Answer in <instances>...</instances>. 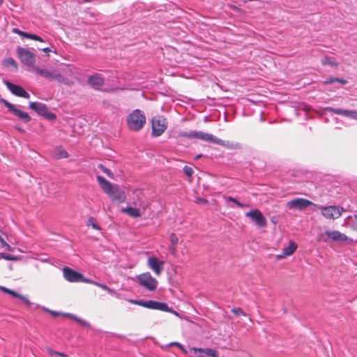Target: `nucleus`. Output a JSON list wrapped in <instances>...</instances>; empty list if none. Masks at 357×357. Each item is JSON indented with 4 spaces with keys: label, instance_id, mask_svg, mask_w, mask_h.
I'll list each match as a JSON object with an SVG mask.
<instances>
[{
    "label": "nucleus",
    "instance_id": "nucleus-4",
    "mask_svg": "<svg viewBox=\"0 0 357 357\" xmlns=\"http://www.w3.org/2000/svg\"><path fill=\"white\" fill-rule=\"evenodd\" d=\"M126 123L130 130L135 132L140 130L146 123L144 112L138 109L133 110L127 116Z\"/></svg>",
    "mask_w": 357,
    "mask_h": 357
},
{
    "label": "nucleus",
    "instance_id": "nucleus-51",
    "mask_svg": "<svg viewBox=\"0 0 357 357\" xmlns=\"http://www.w3.org/2000/svg\"><path fill=\"white\" fill-rule=\"evenodd\" d=\"M201 157H202V155H197L196 156V158H196V159H198V158H201Z\"/></svg>",
    "mask_w": 357,
    "mask_h": 357
},
{
    "label": "nucleus",
    "instance_id": "nucleus-41",
    "mask_svg": "<svg viewBox=\"0 0 357 357\" xmlns=\"http://www.w3.org/2000/svg\"><path fill=\"white\" fill-rule=\"evenodd\" d=\"M174 344L176 345L177 347H178L183 351H184L185 354H188V353H190L189 351H187L185 347L180 343L178 342H174L173 343Z\"/></svg>",
    "mask_w": 357,
    "mask_h": 357
},
{
    "label": "nucleus",
    "instance_id": "nucleus-46",
    "mask_svg": "<svg viewBox=\"0 0 357 357\" xmlns=\"http://www.w3.org/2000/svg\"><path fill=\"white\" fill-rule=\"evenodd\" d=\"M50 354L52 355L59 356H63V357H66L67 356L66 354H64L63 353H61V352H59V351H51Z\"/></svg>",
    "mask_w": 357,
    "mask_h": 357
},
{
    "label": "nucleus",
    "instance_id": "nucleus-36",
    "mask_svg": "<svg viewBox=\"0 0 357 357\" xmlns=\"http://www.w3.org/2000/svg\"><path fill=\"white\" fill-rule=\"evenodd\" d=\"M183 172L188 176H191L192 174H193V169L188 167V166H185L183 167Z\"/></svg>",
    "mask_w": 357,
    "mask_h": 357
},
{
    "label": "nucleus",
    "instance_id": "nucleus-34",
    "mask_svg": "<svg viewBox=\"0 0 357 357\" xmlns=\"http://www.w3.org/2000/svg\"><path fill=\"white\" fill-rule=\"evenodd\" d=\"M231 312L236 316L243 315L246 316V314L240 307H235L231 310Z\"/></svg>",
    "mask_w": 357,
    "mask_h": 357
},
{
    "label": "nucleus",
    "instance_id": "nucleus-28",
    "mask_svg": "<svg viewBox=\"0 0 357 357\" xmlns=\"http://www.w3.org/2000/svg\"><path fill=\"white\" fill-rule=\"evenodd\" d=\"M321 63L323 65H329L331 66H337V63L335 62L334 61L331 60L329 57H325L322 61Z\"/></svg>",
    "mask_w": 357,
    "mask_h": 357
},
{
    "label": "nucleus",
    "instance_id": "nucleus-14",
    "mask_svg": "<svg viewBox=\"0 0 357 357\" xmlns=\"http://www.w3.org/2000/svg\"><path fill=\"white\" fill-rule=\"evenodd\" d=\"M245 216L250 218L259 227H264L267 224L266 219L259 209H254L247 212Z\"/></svg>",
    "mask_w": 357,
    "mask_h": 357
},
{
    "label": "nucleus",
    "instance_id": "nucleus-48",
    "mask_svg": "<svg viewBox=\"0 0 357 357\" xmlns=\"http://www.w3.org/2000/svg\"><path fill=\"white\" fill-rule=\"evenodd\" d=\"M3 247H5L6 250H10V246L8 245L6 242H4V245Z\"/></svg>",
    "mask_w": 357,
    "mask_h": 357
},
{
    "label": "nucleus",
    "instance_id": "nucleus-1",
    "mask_svg": "<svg viewBox=\"0 0 357 357\" xmlns=\"http://www.w3.org/2000/svg\"><path fill=\"white\" fill-rule=\"evenodd\" d=\"M17 53L23 64L31 68L33 72L48 81H55L59 84H63L66 86H71L73 84L72 79L73 70L70 66L61 63L55 68L47 67L43 68L34 65L36 56L29 50L18 47L17 48Z\"/></svg>",
    "mask_w": 357,
    "mask_h": 357
},
{
    "label": "nucleus",
    "instance_id": "nucleus-17",
    "mask_svg": "<svg viewBox=\"0 0 357 357\" xmlns=\"http://www.w3.org/2000/svg\"><path fill=\"white\" fill-rule=\"evenodd\" d=\"M63 273L64 278L70 282H79L80 278H82L81 273L67 266L63 268Z\"/></svg>",
    "mask_w": 357,
    "mask_h": 357
},
{
    "label": "nucleus",
    "instance_id": "nucleus-18",
    "mask_svg": "<svg viewBox=\"0 0 357 357\" xmlns=\"http://www.w3.org/2000/svg\"><path fill=\"white\" fill-rule=\"evenodd\" d=\"M88 84L93 88L98 89L103 85L104 80L99 74L95 73L88 78Z\"/></svg>",
    "mask_w": 357,
    "mask_h": 357
},
{
    "label": "nucleus",
    "instance_id": "nucleus-22",
    "mask_svg": "<svg viewBox=\"0 0 357 357\" xmlns=\"http://www.w3.org/2000/svg\"><path fill=\"white\" fill-rule=\"evenodd\" d=\"M296 248V244L293 241H290L289 245L283 249L282 255L278 256V259L291 255Z\"/></svg>",
    "mask_w": 357,
    "mask_h": 357
},
{
    "label": "nucleus",
    "instance_id": "nucleus-5",
    "mask_svg": "<svg viewBox=\"0 0 357 357\" xmlns=\"http://www.w3.org/2000/svg\"><path fill=\"white\" fill-rule=\"evenodd\" d=\"M128 301L130 303L136 304L149 309L157 310L162 312H167L172 313L176 316L178 315V312L172 308L169 307L168 305L165 302L156 301H142V300H132L129 299Z\"/></svg>",
    "mask_w": 357,
    "mask_h": 357
},
{
    "label": "nucleus",
    "instance_id": "nucleus-29",
    "mask_svg": "<svg viewBox=\"0 0 357 357\" xmlns=\"http://www.w3.org/2000/svg\"><path fill=\"white\" fill-rule=\"evenodd\" d=\"M4 64L6 66H12L15 68H17V65L16 61L13 59H12V58H7L6 59H5L4 60Z\"/></svg>",
    "mask_w": 357,
    "mask_h": 357
},
{
    "label": "nucleus",
    "instance_id": "nucleus-50",
    "mask_svg": "<svg viewBox=\"0 0 357 357\" xmlns=\"http://www.w3.org/2000/svg\"><path fill=\"white\" fill-rule=\"evenodd\" d=\"M0 242L2 244V246H3L4 245V242H6V241L3 240V238L1 236H0Z\"/></svg>",
    "mask_w": 357,
    "mask_h": 357
},
{
    "label": "nucleus",
    "instance_id": "nucleus-31",
    "mask_svg": "<svg viewBox=\"0 0 357 357\" xmlns=\"http://www.w3.org/2000/svg\"><path fill=\"white\" fill-rule=\"evenodd\" d=\"M327 110L328 112H333L334 114H340V115H342L343 116L344 115V109H340V108L328 107Z\"/></svg>",
    "mask_w": 357,
    "mask_h": 357
},
{
    "label": "nucleus",
    "instance_id": "nucleus-43",
    "mask_svg": "<svg viewBox=\"0 0 357 357\" xmlns=\"http://www.w3.org/2000/svg\"><path fill=\"white\" fill-rule=\"evenodd\" d=\"M107 291L111 295H114V296H116L117 297L119 296V294L116 293V291L109 287H108Z\"/></svg>",
    "mask_w": 357,
    "mask_h": 357
},
{
    "label": "nucleus",
    "instance_id": "nucleus-2",
    "mask_svg": "<svg viewBox=\"0 0 357 357\" xmlns=\"http://www.w3.org/2000/svg\"><path fill=\"white\" fill-rule=\"evenodd\" d=\"M178 136L181 137H185L189 139H199L202 141L209 142L215 144H218L222 146H226L229 148H239V144H232L228 141L222 140L218 138L212 134L204 132L202 131L192 130L190 132H180Z\"/></svg>",
    "mask_w": 357,
    "mask_h": 357
},
{
    "label": "nucleus",
    "instance_id": "nucleus-15",
    "mask_svg": "<svg viewBox=\"0 0 357 357\" xmlns=\"http://www.w3.org/2000/svg\"><path fill=\"white\" fill-rule=\"evenodd\" d=\"M4 83L8 89L15 96L26 99L30 98L29 93L26 91L22 86L14 84L8 81H5Z\"/></svg>",
    "mask_w": 357,
    "mask_h": 357
},
{
    "label": "nucleus",
    "instance_id": "nucleus-19",
    "mask_svg": "<svg viewBox=\"0 0 357 357\" xmlns=\"http://www.w3.org/2000/svg\"><path fill=\"white\" fill-rule=\"evenodd\" d=\"M325 235L333 240V241L343 242L347 241V237L345 234L340 232L339 231H326Z\"/></svg>",
    "mask_w": 357,
    "mask_h": 357
},
{
    "label": "nucleus",
    "instance_id": "nucleus-35",
    "mask_svg": "<svg viewBox=\"0 0 357 357\" xmlns=\"http://www.w3.org/2000/svg\"><path fill=\"white\" fill-rule=\"evenodd\" d=\"M333 82H340V83H342L343 84L347 82L346 80L342 79H340V78H330V79H327L326 81H325V83L326 84H328V83H332Z\"/></svg>",
    "mask_w": 357,
    "mask_h": 357
},
{
    "label": "nucleus",
    "instance_id": "nucleus-30",
    "mask_svg": "<svg viewBox=\"0 0 357 357\" xmlns=\"http://www.w3.org/2000/svg\"><path fill=\"white\" fill-rule=\"evenodd\" d=\"M87 225L91 226L94 229H100V227L98 224L94 222V219L93 218H90L88 219Z\"/></svg>",
    "mask_w": 357,
    "mask_h": 357
},
{
    "label": "nucleus",
    "instance_id": "nucleus-23",
    "mask_svg": "<svg viewBox=\"0 0 357 357\" xmlns=\"http://www.w3.org/2000/svg\"><path fill=\"white\" fill-rule=\"evenodd\" d=\"M63 315L66 316V317H68L75 320L76 322H77L78 324H81L84 327L90 328V324L87 321H84V320H83V319H82L75 316L73 314L65 313V314H63Z\"/></svg>",
    "mask_w": 357,
    "mask_h": 357
},
{
    "label": "nucleus",
    "instance_id": "nucleus-7",
    "mask_svg": "<svg viewBox=\"0 0 357 357\" xmlns=\"http://www.w3.org/2000/svg\"><path fill=\"white\" fill-rule=\"evenodd\" d=\"M137 280L142 287L150 291H155L158 284L157 280L149 272L138 275Z\"/></svg>",
    "mask_w": 357,
    "mask_h": 357
},
{
    "label": "nucleus",
    "instance_id": "nucleus-27",
    "mask_svg": "<svg viewBox=\"0 0 357 357\" xmlns=\"http://www.w3.org/2000/svg\"><path fill=\"white\" fill-rule=\"evenodd\" d=\"M343 116L357 120V111L344 109Z\"/></svg>",
    "mask_w": 357,
    "mask_h": 357
},
{
    "label": "nucleus",
    "instance_id": "nucleus-16",
    "mask_svg": "<svg viewBox=\"0 0 357 357\" xmlns=\"http://www.w3.org/2000/svg\"><path fill=\"white\" fill-rule=\"evenodd\" d=\"M0 290H1L3 293H6V294H8L10 295L13 297L20 298L24 303H26V305L28 307H31V305H33L36 306V307H40L39 305L31 303L26 296L21 295V294H19L16 291H15L14 290L10 289H8V288H7L6 287H3V286H0Z\"/></svg>",
    "mask_w": 357,
    "mask_h": 357
},
{
    "label": "nucleus",
    "instance_id": "nucleus-37",
    "mask_svg": "<svg viewBox=\"0 0 357 357\" xmlns=\"http://www.w3.org/2000/svg\"><path fill=\"white\" fill-rule=\"evenodd\" d=\"M79 282H85V283H89V284H94V285H95V283L97 282L96 281L92 280L91 279L84 278L82 274V278H80V281Z\"/></svg>",
    "mask_w": 357,
    "mask_h": 357
},
{
    "label": "nucleus",
    "instance_id": "nucleus-32",
    "mask_svg": "<svg viewBox=\"0 0 357 357\" xmlns=\"http://www.w3.org/2000/svg\"><path fill=\"white\" fill-rule=\"evenodd\" d=\"M98 169H100L102 172H104L105 174H106L107 176H109V177H112V173L111 172V171L106 168L102 164H99L98 165Z\"/></svg>",
    "mask_w": 357,
    "mask_h": 357
},
{
    "label": "nucleus",
    "instance_id": "nucleus-20",
    "mask_svg": "<svg viewBox=\"0 0 357 357\" xmlns=\"http://www.w3.org/2000/svg\"><path fill=\"white\" fill-rule=\"evenodd\" d=\"M97 181H98L99 185H100L101 188L107 195L116 186V185H112L109 181H108L107 180H106L104 177H102L101 176H97Z\"/></svg>",
    "mask_w": 357,
    "mask_h": 357
},
{
    "label": "nucleus",
    "instance_id": "nucleus-13",
    "mask_svg": "<svg viewBox=\"0 0 357 357\" xmlns=\"http://www.w3.org/2000/svg\"><path fill=\"white\" fill-rule=\"evenodd\" d=\"M191 357H218L217 351L213 349L190 347L189 349Z\"/></svg>",
    "mask_w": 357,
    "mask_h": 357
},
{
    "label": "nucleus",
    "instance_id": "nucleus-52",
    "mask_svg": "<svg viewBox=\"0 0 357 357\" xmlns=\"http://www.w3.org/2000/svg\"><path fill=\"white\" fill-rule=\"evenodd\" d=\"M3 1L2 0H0V5H1Z\"/></svg>",
    "mask_w": 357,
    "mask_h": 357
},
{
    "label": "nucleus",
    "instance_id": "nucleus-49",
    "mask_svg": "<svg viewBox=\"0 0 357 357\" xmlns=\"http://www.w3.org/2000/svg\"><path fill=\"white\" fill-rule=\"evenodd\" d=\"M43 51L44 52L47 53V52H50L51 50H50V49L49 47H45V48H43Z\"/></svg>",
    "mask_w": 357,
    "mask_h": 357
},
{
    "label": "nucleus",
    "instance_id": "nucleus-26",
    "mask_svg": "<svg viewBox=\"0 0 357 357\" xmlns=\"http://www.w3.org/2000/svg\"><path fill=\"white\" fill-rule=\"evenodd\" d=\"M226 202H231L234 203L239 208H243L248 206L247 204H242L240 202H238L236 198L232 197H224Z\"/></svg>",
    "mask_w": 357,
    "mask_h": 357
},
{
    "label": "nucleus",
    "instance_id": "nucleus-47",
    "mask_svg": "<svg viewBox=\"0 0 357 357\" xmlns=\"http://www.w3.org/2000/svg\"><path fill=\"white\" fill-rule=\"evenodd\" d=\"M34 40H37V41H40V42H44L43 39L41 37L38 36V35H36V38H35Z\"/></svg>",
    "mask_w": 357,
    "mask_h": 357
},
{
    "label": "nucleus",
    "instance_id": "nucleus-44",
    "mask_svg": "<svg viewBox=\"0 0 357 357\" xmlns=\"http://www.w3.org/2000/svg\"><path fill=\"white\" fill-rule=\"evenodd\" d=\"M169 250L170 251V252H171L174 256H175V255H176V247H175V245H170V246L169 247Z\"/></svg>",
    "mask_w": 357,
    "mask_h": 357
},
{
    "label": "nucleus",
    "instance_id": "nucleus-11",
    "mask_svg": "<svg viewBox=\"0 0 357 357\" xmlns=\"http://www.w3.org/2000/svg\"><path fill=\"white\" fill-rule=\"evenodd\" d=\"M165 261L160 259L156 256H150L147 259V266L151 269L155 275L159 276L164 270Z\"/></svg>",
    "mask_w": 357,
    "mask_h": 357
},
{
    "label": "nucleus",
    "instance_id": "nucleus-25",
    "mask_svg": "<svg viewBox=\"0 0 357 357\" xmlns=\"http://www.w3.org/2000/svg\"><path fill=\"white\" fill-rule=\"evenodd\" d=\"M12 31L14 33H16V34H17V35H19L20 36H22V37H24V38H29V39L35 40V38H36V34L24 32L22 31H20V29H18L17 28L13 29Z\"/></svg>",
    "mask_w": 357,
    "mask_h": 357
},
{
    "label": "nucleus",
    "instance_id": "nucleus-33",
    "mask_svg": "<svg viewBox=\"0 0 357 357\" xmlns=\"http://www.w3.org/2000/svg\"><path fill=\"white\" fill-rule=\"evenodd\" d=\"M169 241L173 245H176L178 243V238L174 233L170 234Z\"/></svg>",
    "mask_w": 357,
    "mask_h": 357
},
{
    "label": "nucleus",
    "instance_id": "nucleus-9",
    "mask_svg": "<svg viewBox=\"0 0 357 357\" xmlns=\"http://www.w3.org/2000/svg\"><path fill=\"white\" fill-rule=\"evenodd\" d=\"M166 119L162 116H156L152 119V135L155 137L160 136L167 129Z\"/></svg>",
    "mask_w": 357,
    "mask_h": 357
},
{
    "label": "nucleus",
    "instance_id": "nucleus-24",
    "mask_svg": "<svg viewBox=\"0 0 357 357\" xmlns=\"http://www.w3.org/2000/svg\"><path fill=\"white\" fill-rule=\"evenodd\" d=\"M63 315L66 316V317H68L75 320L76 322H77L78 324H81L84 327L90 328V324L87 321H84V320H83V319H82L75 316L73 314L65 313V314H63Z\"/></svg>",
    "mask_w": 357,
    "mask_h": 357
},
{
    "label": "nucleus",
    "instance_id": "nucleus-38",
    "mask_svg": "<svg viewBox=\"0 0 357 357\" xmlns=\"http://www.w3.org/2000/svg\"><path fill=\"white\" fill-rule=\"evenodd\" d=\"M0 259H5L7 260H13L14 259V257L10 255H8L6 253H0Z\"/></svg>",
    "mask_w": 357,
    "mask_h": 357
},
{
    "label": "nucleus",
    "instance_id": "nucleus-45",
    "mask_svg": "<svg viewBox=\"0 0 357 357\" xmlns=\"http://www.w3.org/2000/svg\"><path fill=\"white\" fill-rule=\"evenodd\" d=\"M45 311L46 312H48L49 313H50L51 314H52L53 316H58L60 314L57 312H55V311H52V310H48L47 308L46 307H43V308Z\"/></svg>",
    "mask_w": 357,
    "mask_h": 357
},
{
    "label": "nucleus",
    "instance_id": "nucleus-40",
    "mask_svg": "<svg viewBox=\"0 0 357 357\" xmlns=\"http://www.w3.org/2000/svg\"><path fill=\"white\" fill-rule=\"evenodd\" d=\"M95 285L97 286V287H100L102 289L105 290V291H107L108 287H109L106 284H102V283H100V282H98L96 283H95Z\"/></svg>",
    "mask_w": 357,
    "mask_h": 357
},
{
    "label": "nucleus",
    "instance_id": "nucleus-42",
    "mask_svg": "<svg viewBox=\"0 0 357 357\" xmlns=\"http://www.w3.org/2000/svg\"><path fill=\"white\" fill-rule=\"evenodd\" d=\"M208 201L204 198L198 197L196 199V203L197 204H207Z\"/></svg>",
    "mask_w": 357,
    "mask_h": 357
},
{
    "label": "nucleus",
    "instance_id": "nucleus-3",
    "mask_svg": "<svg viewBox=\"0 0 357 357\" xmlns=\"http://www.w3.org/2000/svg\"><path fill=\"white\" fill-rule=\"evenodd\" d=\"M137 199L133 202V204L135 206H127L122 208L121 211L122 213L128 214L129 216L135 218H139L142 215L140 209H142L143 212L146 211L150 206L149 202L146 199L144 194L139 191L137 193Z\"/></svg>",
    "mask_w": 357,
    "mask_h": 357
},
{
    "label": "nucleus",
    "instance_id": "nucleus-10",
    "mask_svg": "<svg viewBox=\"0 0 357 357\" xmlns=\"http://www.w3.org/2000/svg\"><path fill=\"white\" fill-rule=\"evenodd\" d=\"M29 107L33 109L38 114L45 117L49 120L56 119V114L51 112L46 105L38 102H31Z\"/></svg>",
    "mask_w": 357,
    "mask_h": 357
},
{
    "label": "nucleus",
    "instance_id": "nucleus-21",
    "mask_svg": "<svg viewBox=\"0 0 357 357\" xmlns=\"http://www.w3.org/2000/svg\"><path fill=\"white\" fill-rule=\"evenodd\" d=\"M108 195L114 200L119 201V202H123L126 199L125 193L120 190L119 187L116 186L108 194Z\"/></svg>",
    "mask_w": 357,
    "mask_h": 357
},
{
    "label": "nucleus",
    "instance_id": "nucleus-6",
    "mask_svg": "<svg viewBox=\"0 0 357 357\" xmlns=\"http://www.w3.org/2000/svg\"><path fill=\"white\" fill-rule=\"evenodd\" d=\"M320 210L323 217L328 220H336L345 211V209L340 206L331 205L322 206L316 204L312 211Z\"/></svg>",
    "mask_w": 357,
    "mask_h": 357
},
{
    "label": "nucleus",
    "instance_id": "nucleus-8",
    "mask_svg": "<svg viewBox=\"0 0 357 357\" xmlns=\"http://www.w3.org/2000/svg\"><path fill=\"white\" fill-rule=\"evenodd\" d=\"M316 204L305 198H295L287 202L286 206L289 209L303 211L309 206L314 208Z\"/></svg>",
    "mask_w": 357,
    "mask_h": 357
},
{
    "label": "nucleus",
    "instance_id": "nucleus-12",
    "mask_svg": "<svg viewBox=\"0 0 357 357\" xmlns=\"http://www.w3.org/2000/svg\"><path fill=\"white\" fill-rule=\"evenodd\" d=\"M1 102L3 103V105L8 109L10 112L13 113V115L17 116L24 123H28L31 121V117L29 115V114L24 111H22L21 109L17 108L15 105L9 102L8 100L4 99H1Z\"/></svg>",
    "mask_w": 357,
    "mask_h": 357
},
{
    "label": "nucleus",
    "instance_id": "nucleus-39",
    "mask_svg": "<svg viewBox=\"0 0 357 357\" xmlns=\"http://www.w3.org/2000/svg\"><path fill=\"white\" fill-rule=\"evenodd\" d=\"M68 154L67 151L63 150L59 152V158H68Z\"/></svg>",
    "mask_w": 357,
    "mask_h": 357
}]
</instances>
